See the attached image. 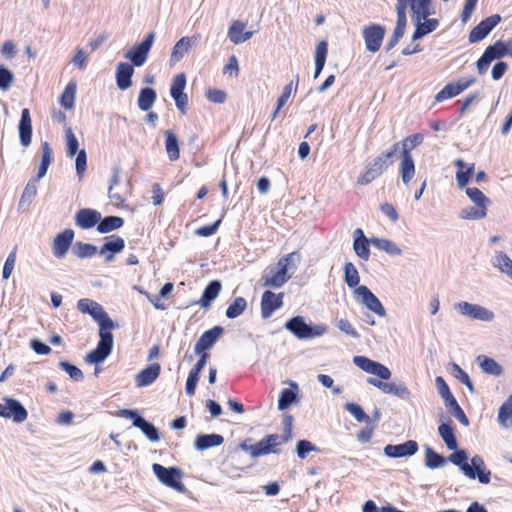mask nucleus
<instances>
[{"label":"nucleus","instance_id":"11","mask_svg":"<svg viewBox=\"0 0 512 512\" xmlns=\"http://www.w3.org/2000/svg\"><path fill=\"white\" fill-rule=\"evenodd\" d=\"M155 40V33L150 32L145 39L139 43L134 45L126 54L125 58L130 60L132 65L136 67H140L144 65L148 58L149 51Z\"/></svg>","mask_w":512,"mask_h":512},{"label":"nucleus","instance_id":"8","mask_svg":"<svg viewBox=\"0 0 512 512\" xmlns=\"http://www.w3.org/2000/svg\"><path fill=\"white\" fill-rule=\"evenodd\" d=\"M291 433L288 435L270 434L265 436L256 444H253L252 458H257L270 453H277V447L282 443H286L290 440Z\"/></svg>","mask_w":512,"mask_h":512},{"label":"nucleus","instance_id":"45","mask_svg":"<svg viewBox=\"0 0 512 512\" xmlns=\"http://www.w3.org/2000/svg\"><path fill=\"white\" fill-rule=\"evenodd\" d=\"M77 84L76 82H69L65 87L61 97L60 104L67 110L74 108L75 97H76Z\"/></svg>","mask_w":512,"mask_h":512},{"label":"nucleus","instance_id":"51","mask_svg":"<svg viewBox=\"0 0 512 512\" xmlns=\"http://www.w3.org/2000/svg\"><path fill=\"white\" fill-rule=\"evenodd\" d=\"M247 301L243 297H237L226 309V317L234 319L239 317L246 309Z\"/></svg>","mask_w":512,"mask_h":512},{"label":"nucleus","instance_id":"4","mask_svg":"<svg viewBox=\"0 0 512 512\" xmlns=\"http://www.w3.org/2000/svg\"><path fill=\"white\" fill-rule=\"evenodd\" d=\"M285 329L291 332L298 339H311L320 337L327 333L328 327L324 324L310 326L305 323L301 316L292 317L285 323Z\"/></svg>","mask_w":512,"mask_h":512},{"label":"nucleus","instance_id":"47","mask_svg":"<svg viewBox=\"0 0 512 512\" xmlns=\"http://www.w3.org/2000/svg\"><path fill=\"white\" fill-rule=\"evenodd\" d=\"M156 92L152 88H143L138 97V107L142 111H148L156 100Z\"/></svg>","mask_w":512,"mask_h":512},{"label":"nucleus","instance_id":"49","mask_svg":"<svg viewBox=\"0 0 512 512\" xmlns=\"http://www.w3.org/2000/svg\"><path fill=\"white\" fill-rule=\"evenodd\" d=\"M446 463V458L435 452L432 448H425V465L430 469L442 467Z\"/></svg>","mask_w":512,"mask_h":512},{"label":"nucleus","instance_id":"12","mask_svg":"<svg viewBox=\"0 0 512 512\" xmlns=\"http://www.w3.org/2000/svg\"><path fill=\"white\" fill-rule=\"evenodd\" d=\"M354 294L360 302L369 310L380 317L386 316V310L380 300L366 286H358L354 290Z\"/></svg>","mask_w":512,"mask_h":512},{"label":"nucleus","instance_id":"18","mask_svg":"<svg viewBox=\"0 0 512 512\" xmlns=\"http://www.w3.org/2000/svg\"><path fill=\"white\" fill-rule=\"evenodd\" d=\"M74 231L72 229H65L63 232L56 235L52 244L53 255L57 259H63L73 242Z\"/></svg>","mask_w":512,"mask_h":512},{"label":"nucleus","instance_id":"25","mask_svg":"<svg viewBox=\"0 0 512 512\" xmlns=\"http://www.w3.org/2000/svg\"><path fill=\"white\" fill-rule=\"evenodd\" d=\"M20 142L24 147L31 144L32 138V121L30 111L24 108L21 112V119L18 126Z\"/></svg>","mask_w":512,"mask_h":512},{"label":"nucleus","instance_id":"64","mask_svg":"<svg viewBox=\"0 0 512 512\" xmlns=\"http://www.w3.org/2000/svg\"><path fill=\"white\" fill-rule=\"evenodd\" d=\"M185 86H186V76L183 73L176 75L172 81V85L170 88L171 96L183 94Z\"/></svg>","mask_w":512,"mask_h":512},{"label":"nucleus","instance_id":"32","mask_svg":"<svg viewBox=\"0 0 512 512\" xmlns=\"http://www.w3.org/2000/svg\"><path fill=\"white\" fill-rule=\"evenodd\" d=\"M224 442L223 436L219 434H199L194 442L197 450L203 451L211 447L220 446Z\"/></svg>","mask_w":512,"mask_h":512},{"label":"nucleus","instance_id":"46","mask_svg":"<svg viewBox=\"0 0 512 512\" xmlns=\"http://www.w3.org/2000/svg\"><path fill=\"white\" fill-rule=\"evenodd\" d=\"M41 163L38 169L37 178L40 179L45 176L47 170L52 162V149L48 142H43L41 146Z\"/></svg>","mask_w":512,"mask_h":512},{"label":"nucleus","instance_id":"52","mask_svg":"<svg viewBox=\"0 0 512 512\" xmlns=\"http://www.w3.org/2000/svg\"><path fill=\"white\" fill-rule=\"evenodd\" d=\"M344 281L350 288L356 287L360 282L358 270L351 262L344 266Z\"/></svg>","mask_w":512,"mask_h":512},{"label":"nucleus","instance_id":"3","mask_svg":"<svg viewBox=\"0 0 512 512\" xmlns=\"http://www.w3.org/2000/svg\"><path fill=\"white\" fill-rule=\"evenodd\" d=\"M398 147L399 143H395L390 151L383 152L374 158L358 177V184L366 185L379 177L393 163L392 158Z\"/></svg>","mask_w":512,"mask_h":512},{"label":"nucleus","instance_id":"53","mask_svg":"<svg viewBox=\"0 0 512 512\" xmlns=\"http://www.w3.org/2000/svg\"><path fill=\"white\" fill-rule=\"evenodd\" d=\"M446 408L449 409L450 413L464 426H469V419L465 415L463 409L459 406L455 398L451 399L445 404Z\"/></svg>","mask_w":512,"mask_h":512},{"label":"nucleus","instance_id":"56","mask_svg":"<svg viewBox=\"0 0 512 512\" xmlns=\"http://www.w3.org/2000/svg\"><path fill=\"white\" fill-rule=\"evenodd\" d=\"M297 393L293 389L285 388L282 390L278 400V409L284 411L296 400Z\"/></svg>","mask_w":512,"mask_h":512},{"label":"nucleus","instance_id":"1","mask_svg":"<svg viewBox=\"0 0 512 512\" xmlns=\"http://www.w3.org/2000/svg\"><path fill=\"white\" fill-rule=\"evenodd\" d=\"M299 261V255L296 252H292L282 257L275 266L267 269L263 275V285L271 288H280L283 286L293 274L290 270V265L293 264L295 269V262Z\"/></svg>","mask_w":512,"mask_h":512},{"label":"nucleus","instance_id":"41","mask_svg":"<svg viewBox=\"0 0 512 512\" xmlns=\"http://www.w3.org/2000/svg\"><path fill=\"white\" fill-rule=\"evenodd\" d=\"M165 148L168 158L171 161H176L179 158V142L176 135L171 130L165 132Z\"/></svg>","mask_w":512,"mask_h":512},{"label":"nucleus","instance_id":"14","mask_svg":"<svg viewBox=\"0 0 512 512\" xmlns=\"http://www.w3.org/2000/svg\"><path fill=\"white\" fill-rule=\"evenodd\" d=\"M385 29L381 25L372 24L363 29V37L366 49L370 52H377L382 44Z\"/></svg>","mask_w":512,"mask_h":512},{"label":"nucleus","instance_id":"38","mask_svg":"<svg viewBox=\"0 0 512 512\" xmlns=\"http://www.w3.org/2000/svg\"><path fill=\"white\" fill-rule=\"evenodd\" d=\"M371 244L382 251H385L391 256L402 255V249L393 241L386 238H372Z\"/></svg>","mask_w":512,"mask_h":512},{"label":"nucleus","instance_id":"44","mask_svg":"<svg viewBox=\"0 0 512 512\" xmlns=\"http://www.w3.org/2000/svg\"><path fill=\"white\" fill-rule=\"evenodd\" d=\"M438 432L449 450H456L458 447L453 427L449 423H443L438 427Z\"/></svg>","mask_w":512,"mask_h":512},{"label":"nucleus","instance_id":"50","mask_svg":"<svg viewBox=\"0 0 512 512\" xmlns=\"http://www.w3.org/2000/svg\"><path fill=\"white\" fill-rule=\"evenodd\" d=\"M73 253L80 259L91 258L97 253V247L93 244L76 242L73 247Z\"/></svg>","mask_w":512,"mask_h":512},{"label":"nucleus","instance_id":"57","mask_svg":"<svg viewBox=\"0 0 512 512\" xmlns=\"http://www.w3.org/2000/svg\"><path fill=\"white\" fill-rule=\"evenodd\" d=\"M17 260V247H14L8 254L2 270V277L4 280H8L14 270Z\"/></svg>","mask_w":512,"mask_h":512},{"label":"nucleus","instance_id":"6","mask_svg":"<svg viewBox=\"0 0 512 512\" xmlns=\"http://www.w3.org/2000/svg\"><path fill=\"white\" fill-rule=\"evenodd\" d=\"M99 336L100 340L96 349L88 353L85 357V361L89 364L102 363L112 351L114 339L111 330L99 331Z\"/></svg>","mask_w":512,"mask_h":512},{"label":"nucleus","instance_id":"24","mask_svg":"<svg viewBox=\"0 0 512 512\" xmlns=\"http://www.w3.org/2000/svg\"><path fill=\"white\" fill-rule=\"evenodd\" d=\"M160 372L161 366L158 363H153L144 368L135 376L137 387H146L151 385L159 377Z\"/></svg>","mask_w":512,"mask_h":512},{"label":"nucleus","instance_id":"9","mask_svg":"<svg viewBox=\"0 0 512 512\" xmlns=\"http://www.w3.org/2000/svg\"><path fill=\"white\" fill-rule=\"evenodd\" d=\"M119 415L131 419L133 426L139 428L151 442H157L160 439L158 429L140 416L136 410L121 409Z\"/></svg>","mask_w":512,"mask_h":512},{"label":"nucleus","instance_id":"58","mask_svg":"<svg viewBox=\"0 0 512 512\" xmlns=\"http://www.w3.org/2000/svg\"><path fill=\"white\" fill-rule=\"evenodd\" d=\"M460 92L454 82H450L444 86L435 96L436 102H443L444 100L456 97Z\"/></svg>","mask_w":512,"mask_h":512},{"label":"nucleus","instance_id":"60","mask_svg":"<svg viewBox=\"0 0 512 512\" xmlns=\"http://www.w3.org/2000/svg\"><path fill=\"white\" fill-rule=\"evenodd\" d=\"M15 80V76L9 69L0 65V89L2 91H8L13 82Z\"/></svg>","mask_w":512,"mask_h":512},{"label":"nucleus","instance_id":"54","mask_svg":"<svg viewBox=\"0 0 512 512\" xmlns=\"http://www.w3.org/2000/svg\"><path fill=\"white\" fill-rule=\"evenodd\" d=\"M466 195L477 206L487 207L490 204L489 198H487L478 188H466Z\"/></svg>","mask_w":512,"mask_h":512},{"label":"nucleus","instance_id":"30","mask_svg":"<svg viewBox=\"0 0 512 512\" xmlns=\"http://www.w3.org/2000/svg\"><path fill=\"white\" fill-rule=\"evenodd\" d=\"M246 27V23L241 21H234L228 30V38L230 41L234 44H240L243 42H246L253 36L252 31H246L244 32V29Z\"/></svg>","mask_w":512,"mask_h":512},{"label":"nucleus","instance_id":"63","mask_svg":"<svg viewBox=\"0 0 512 512\" xmlns=\"http://www.w3.org/2000/svg\"><path fill=\"white\" fill-rule=\"evenodd\" d=\"M59 367L75 381H81L84 378L83 372L67 361H61Z\"/></svg>","mask_w":512,"mask_h":512},{"label":"nucleus","instance_id":"27","mask_svg":"<svg viewBox=\"0 0 512 512\" xmlns=\"http://www.w3.org/2000/svg\"><path fill=\"white\" fill-rule=\"evenodd\" d=\"M354 242L353 249L358 257L363 260H368L370 257L369 244L371 239H367L362 229L357 228L353 232Z\"/></svg>","mask_w":512,"mask_h":512},{"label":"nucleus","instance_id":"35","mask_svg":"<svg viewBox=\"0 0 512 512\" xmlns=\"http://www.w3.org/2000/svg\"><path fill=\"white\" fill-rule=\"evenodd\" d=\"M414 25L416 29L412 36V40L417 41L426 36L427 34L436 30L439 25V22L437 19L427 18L426 20H419V22H414Z\"/></svg>","mask_w":512,"mask_h":512},{"label":"nucleus","instance_id":"61","mask_svg":"<svg viewBox=\"0 0 512 512\" xmlns=\"http://www.w3.org/2000/svg\"><path fill=\"white\" fill-rule=\"evenodd\" d=\"M292 88H293V81H291L289 84L284 86V88L282 90V94L280 95V97L277 100V107H276L275 112L272 115V120H274L277 117V114L279 113V111L288 102V100L291 96V93H292Z\"/></svg>","mask_w":512,"mask_h":512},{"label":"nucleus","instance_id":"36","mask_svg":"<svg viewBox=\"0 0 512 512\" xmlns=\"http://www.w3.org/2000/svg\"><path fill=\"white\" fill-rule=\"evenodd\" d=\"M484 53L488 54L492 61L502 58L505 55L512 56V41H509L508 43L497 41L493 45L488 46Z\"/></svg>","mask_w":512,"mask_h":512},{"label":"nucleus","instance_id":"55","mask_svg":"<svg viewBox=\"0 0 512 512\" xmlns=\"http://www.w3.org/2000/svg\"><path fill=\"white\" fill-rule=\"evenodd\" d=\"M65 138H66V152L67 156L69 158H73L76 153H78L79 143L78 140L73 133L72 129L68 127L65 131Z\"/></svg>","mask_w":512,"mask_h":512},{"label":"nucleus","instance_id":"7","mask_svg":"<svg viewBox=\"0 0 512 512\" xmlns=\"http://www.w3.org/2000/svg\"><path fill=\"white\" fill-rule=\"evenodd\" d=\"M453 308L460 315L467 316L472 320L491 322L495 318V314L493 311L479 304H472L467 301L457 302L453 305Z\"/></svg>","mask_w":512,"mask_h":512},{"label":"nucleus","instance_id":"59","mask_svg":"<svg viewBox=\"0 0 512 512\" xmlns=\"http://www.w3.org/2000/svg\"><path fill=\"white\" fill-rule=\"evenodd\" d=\"M345 409L353 415L358 422L369 423L370 417L364 412L362 407L355 403H347Z\"/></svg>","mask_w":512,"mask_h":512},{"label":"nucleus","instance_id":"19","mask_svg":"<svg viewBox=\"0 0 512 512\" xmlns=\"http://www.w3.org/2000/svg\"><path fill=\"white\" fill-rule=\"evenodd\" d=\"M418 451V443L414 440H408L404 443L384 447V454L390 458H401L412 456Z\"/></svg>","mask_w":512,"mask_h":512},{"label":"nucleus","instance_id":"22","mask_svg":"<svg viewBox=\"0 0 512 512\" xmlns=\"http://www.w3.org/2000/svg\"><path fill=\"white\" fill-rule=\"evenodd\" d=\"M100 220L101 213L89 208L80 209L75 215V224L81 229H90Z\"/></svg>","mask_w":512,"mask_h":512},{"label":"nucleus","instance_id":"34","mask_svg":"<svg viewBox=\"0 0 512 512\" xmlns=\"http://www.w3.org/2000/svg\"><path fill=\"white\" fill-rule=\"evenodd\" d=\"M493 267L512 279V259L503 251H496L492 257Z\"/></svg>","mask_w":512,"mask_h":512},{"label":"nucleus","instance_id":"28","mask_svg":"<svg viewBox=\"0 0 512 512\" xmlns=\"http://www.w3.org/2000/svg\"><path fill=\"white\" fill-rule=\"evenodd\" d=\"M448 460L453 463L454 465L458 466L460 470L470 479L476 478V473L472 466L467 462L468 455L465 450H456L454 453H452Z\"/></svg>","mask_w":512,"mask_h":512},{"label":"nucleus","instance_id":"39","mask_svg":"<svg viewBox=\"0 0 512 512\" xmlns=\"http://www.w3.org/2000/svg\"><path fill=\"white\" fill-rule=\"evenodd\" d=\"M477 362L480 365L482 371L485 372L486 374L500 376L503 373V368L493 358L487 357L485 355H480L477 357Z\"/></svg>","mask_w":512,"mask_h":512},{"label":"nucleus","instance_id":"15","mask_svg":"<svg viewBox=\"0 0 512 512\" xmlns=\"http://www.w3.org/2000/svg\"><path fill=\"white\" fill-rule=\"evenodd\" d=\"M367 382L385 394H392L404 400L408 399L411 395L409 389L403 383L383 382L376 378H368Z\"/></svg>","mask_w":512,"mask_h":512},{"label":"nucleus","instance_id":"43","mask_svg":"<svg viewBox=\"0 0 512 512\" xmlns=\"http://www.w3.org/2000/svg\"><path fill=\"white\" fill-rule=\"evenodd\" d=\"M124 220L118 216H107L99 221L97 230L101 234L109 233L123 226Z\"/></svg>","mask_w":512,"mask_h":512},{"label":"nucleus","instance_id":"33","mask_svg":"<svg viewBox=\"0 0 512 512\" xmlns=\"http://www.w3.org/2000/svg\"><path fill=\"white\" fill-rule=\"evenodd\" d=\"M497 422L505 429H512V394L500 406Z\"/></svg>","mask_w":512,"mask_h":512},{"label":"nucleus","instance_id":"21","mask_svg":"<svg viewBox=\"0 0 512 512\" xmlns=\"http://www.w3.org/2000/svg\"><path fill=\"white\" fill-rule=\"evenodd\" d=\"M105 243L100 248L99 253L101 255L105 256L106 262H111L114 258V254L120 253L123 251L125 247L124 240L117 236V235H111L108 237H105Z\"/></svg>","mask_w":512,"mask_h":512},{"label":"nucleus","instance_id":"20","mask_svg":"<svg viewBox=\"0 0 512 512\" xmlns=\"http://www.w3.org/2000/svg\"><path fill=\"white\" fill-rule=\"evenodd\" d=\"M283 294H275L271 291H265L261 299V316L269 318L273 312L283 305Z\"/></svg>","mask_w":512,"mask_h":512},{"label":"nucleus","instance_id":"2","mask_svg":"<svg viewBox=\"0 0 512 512\" xmlns=\"http://www.w3.org/2000/svg\"><path fill=\"white\" fill-rule=\"evenodd\" d=\"M424 140V136L420 133L410 135L402 140L401 161L399 164V173L401 180L405 186H408L415 176V164L411 151L419 146Z\"/></svg>","mask_w":512,"mask_h":512},{"label":"nucleus","instance_id":"40","mask_svg":"<svg viewBox=\"0 0 512 512\" xmlns=\"http://www.w3.org/2000/svg\"><path fill=\"white\" fill-rule=\"evenodd\" d=\"M328 45L326 41H321L317 44L315 50V72L314 79H317L321 74L327 58Z\"/></svg>","mask_w":512,"mask_h":512},{"label":"nucleus","instance_id":"42","mask_svg":"<svg viewBox=\"0 0 512 512\" xmlns=\"http://www.w3.org/2000/svg\"><path fill=\"white\" fill-rule=\"evenodd\" d=\"M470 465L474 469L476 477L481 484H488L490 482L491 472L485 470V463L480 455L473 456Z\"/></svg>","mask_w":512,"mask_h":512},{"label":"nucleus","instance_id":"26","mask_svg":"<svg viewBox=\"0 0 512 512\" xmlns=\"http://www.w3.org/2000/svg\"><path fill=\"white\" fill-rule=\"evenodd\" d=\"M3 401L6 402V413H9L7 418H12L15 423H23L27 419L28 412L18 400L6 397Z\"/></svg>","mask_w":512,"mask_h":512},{"label":"nucleus","instance_id":"23","mask_svg":"<svg viewBox=\"0 0 512 512\" xmlns=\"http://www.w3.org/2000/svg\"><path fill=\"white\" fill-rule=\"evenodd\" d=\"M197 41V38L193 37H182L179 41L174 45L171 56H170V66H174L177 62H179L185 55H187Z\"/></svg>","mask_w":512,"mask_h":512},{"label":"nucleus","instance_id":"10","mask_svg":"<svg viewBox=\"0 0 512 512\" xmlns=\"http://www.w3.org/2000/svg\"><path fill=\"white\" fill-rule=\"evenodd\" d=\"M152 470L156 477L166 486L171 487L179 492L184 491V485L179 481L181 471L175 467L166 468L161 464L154 463Z\"/></svg>","mask_w":512,"mask_h":512},{"label":"nucleus","instance_id":"62","mask_svg":"<svg viewBox=\"0 0 512 512\" xmlns=\"http://www.w3.org/2000/svg\"><path fill=\"white\" fill-rule=\"evenodd\" d=\"M475 164L472 163L468 167H465L466 170H458L456 172V180L459 188H464L469 183L470 178L474 172Z\"/></svg>","mask_w":512,"mask_h":512},{"label":"nucleus","instance_id":"48","mask_svg":"<svg viewBox=\"0 0 512 512\" xmlns=\"http://www.w3.org/2000/svg\"><path fill=\"white\" fill-rule=\"evenodd\" d=\"M487 215V207L485 206H472L463 208L460 211L459 217L464 220H479L485 218Z\"/></svg>","mask_w":512,"mask_h":512},{"label":"nucleus","instance_id":"17","mask_svg":"<svg viewBox=\"0 0 512 512\" xmlns=\"http://www.w3.org/2000/svg\"><path fill=\"white\" fill-rule=\"evenodd\" d=\"M224 332L221 326H214L212 329L205 331L197 340L194 351L196 354L207 353L206 350L212 348Z\"/></svg>","mask_w":512,"mask_h":512},{"label":"nucleus","instance_id":"29","mask_svg":"<svg viewBox=\"0 0 512 512\" xmlns=\"http://www.w3.org/2000/svg\"><path fill=\"white\" fill-rule=\"evenodd\" d=\"M133 66L126 62H120L116 69V83L119 89L126 90L132 85Z\"/></svg>","mask_w":512,"mask_h":512},{"label":"nucleus","instance_id":"31","mask_svg":"<svg viewBox=\"0 0 512 512\" xmlns=\"http://www.w3.org/2000/svg\"><path fill=\"white\" fill-rule=\"evenodd\" d=\"M221 289H222V285H221L220 281H218V280L211 281L204 289L202 297L198 301V304L204 309L210 308L212 305V302L218 297Z\"/></svg>","mask_w":512,"mask_h":512},{"label":"nucleus","instance_id":"16","mask_svg":"<svg viewBox=\"0 0 512 512\" xmlns=\"http://www.w3.org/2000/svg\"><path fill=\"white\" fill-rule=\"evenodd\" d=\"M501 21V16L494 14L482 20L476 27L472 29L469 34V41L471 43L479 42L484 39L494 27Z\"/></svg>","mask_w":512,"mask_h":512},{"label":"nucleus","instance_id":"37","mask_svg":"<svg viewBox=\"0 0 512 512\" xmlns=\"http://www.w3.org/2000/svg\"><path fill=\"white\" fill-rule=\"evenodd\" d=\"M431 0H414L411 8L412 22H419V20H426L431 14L430 11Z\"/></svg>","mask_w":512,"mask_h":512},{"label":"nucleus","instance_id":"5","mask_svg":"<svg viewBox=\"0 0 512 512\" xmlns=\"http://www.w3.org/2000/svg\"><path fill=\"white\" fill-rule=\"evenodd\" d=\"M77 308L84 314H89L99 325V331L112 330L115 328L114 322L109 317L103 307L97 302L84 298L77 303Z\"/></svg>","mask_w":512,"mask_h":512},{"label":"nucleus","instance_id":"13","mask_svg":"<svg viewBox=\"0 0 512 512\" xmlns=\"http://www.w3.org/2000/svg\"><path fill=\"white\" fill-rule=\"evenodd\" d=\"M353 363L366 373L378 376L380 379L388 380L391 378V371L388 367L365 356H355Z\"/></svg>","mask_w":512,"mask_h":512}]
</instances>
